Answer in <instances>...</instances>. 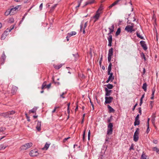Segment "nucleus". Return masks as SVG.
<instances>
[{
    "instance_id": "1",
    "label": "nucleus",
    "mask_w": 159,
    "mask_h": 159,
    "mask_svg": "<svg viewBox=\"0 0 159 159\" xmlns=\"http://www.w3.org/2000/svg\"><path fill=\"white\" fill-rule=\"evenodd\" d=\"M134 27V24H131V25H128L126 26L125 30L128 32L132 33L135 31L133 29Z\"/></svg>"
},
{
    "instance_id": "2",
    "label": "nucleus",
    "mask_w": 159,
    "mask_h": 159,
    "mask_svg": "<svg viewBox=\"0 0 159 159\" xmlns=\"http://www.w3.org/2000/svg\"><path fill=\"white\" fill-rule=\"evenodd\" d=\"M87 22H86L84 23V21L82 22L81 24L80 25V31H82L83 34L85 33V29L87 26Z\"/></svg>"
},
{
    "instance_id": "3",
    "label": "nucleus",
    "mask_w": 159,
    "mask_h": 159,
    "mask_svg": "<svg viewBox=\"0 0 159 159\" xmlns=\"http://www.w3.org/2000/svg\"><path fill=\"white\" fill-rule=\"evenodd\" d=\"M32 145L31 143H27L21 146L20 148L21 150H26L30 148Z\"/></svg>"
},
{
    "instance_id": "4",
    "label": "nucleus",
    "mask_w": 159,
    "mask_h": 159,
    "mask_svg": "<svg viewBox=\"0 0 159 159\" xmlns=\"http://www.w3.org/2000/svg\"><path fill=\"white\" fill-rule=\"evenodd\" d=\"M113 124L111 123H110L108 125L107 131V135H111L112 134L113 131Z\"/></svg>"
},
{
    "instance_id": "5",
    "label": "nucleus",
    "mask_w": 159,
    "mask_h": 159,
    "mask_svg": "<svg viewBox=\"0 0 159 159\" xmlns=\"http://www.w3.org/2000/svg\"><path fill=\"white\" fill-rule=\"evenodd\" d=\"M139 129L138 128H137L134 135V140L135 142H137L139 139Z\"/></svg>"
},
{
    "instance_id": "6",
    "label": "nucleus",
    "mask_w": 159,
    "mask_h": 159,
    "mask_svg": "<svg viewBox=\"0 0 159 159\" xmlns=\"http://www.w3.org/2000/svg\"><path fill=\"white\" fill-rule=\"evenodd\" d=\"M113 55V48H111L108 51V61L109 62H110L111 61V57Z\"/></svg>"
},
{
    "instance_id": "7",
    "label": "nucleus",
    "mask_w": 159,
    "mask_h": 159,
    "mask_svg": "<svg viewBox=\"0 0 159 159\" xmlns=\"http://www.w3.org/2000/svg\"><path fill=\"white\" fill-rule=\"evenodd\" d=\"M39 153L36 149L32 150L30 153V155L31 157H35L38 155Z\"/></svg>"
},
{
    "instance_id": "8",
    "label": "nucleus",
    "mask_w": 159,
    "mask_h": 159,
    "mask_svg": "<svg viewBox=\"0 0 159 159\" xmlns=\"http://www.w3.org/2000/svg\"><path fill=\"white\" fill-rule=\"evenodd\" d=\"M105 104H109L111 102L113 99V98L112 97L110 96L109 97H105Z\"/></svg>"
},
{
    "instance_id": "9",
    "label": "nucleus",
    "mask_w": 159,
    "mask_h": 159,
    "mask_svg": "<svg viewBox=\"0 0 159 159\" xmlns=\"http://www.w3.org/2000/svg\"><path fill=\"white\" fill-rule=\"evenodd\" d=\"M20 6H17L14 8H13L10 10L9 11V13L11 14H14L16 12V10L18 9V7Z\"/></svg>"
},
{
    "instance_id": "10",
    "label": "nucleus",
    "mask_w": 159,
    "mask_h": 159,
    "mask_svg": "<svg viewBox=\"0 0 159 159\" xmlns=\"http://www.w3.org/2000/svg\"><path fill=\"white\" fill-rule=\"evenodd\" d=\"M140 43L141 46L144 50H146L148 48L145 41H141Z\"/></svg>"
},
{
    "instance_id": "11",
    "label": "nucleus",
    "mask_w": 159,
    "mask_h": 159,
    "mask_svg": "<svg viewBox=\"0 0 159 159\" xmlns=\"http://www.w3.org/2000/svg\"><path fill=\"white\" fill-rule=\"evenodd\" d=\"M108 37H107V39L108 41V46L109 47L111 46L112 41V36L111 34H108Z\"/></svg>"
},
{
    "instance_id": "12",
    "label": "nucleus",
    "mask_w": 159,
    "mask_h": 159,
    "mask_svg": "<svg viewBox=\"0 0 159 159\" xmlns=\"http://www.w3.org/2000/svg\"><path fill=\"white\" fill-rule=\"evenodd\" d=\"M139 115L138 114L137 115L135 118V121L134 122V125L135 126H136L137 125H138L140 123V121L139 120Z\"/></svg>"
},
{
    "instance_id": "13",
    "label": "nucleus",
    "mask_w": 159,
    "mask_h": 159,
    "mask_svg": "<svg viewBox=\"0 0 159 159\" xmlns=\"http://www.w3.org/2000/svg\"><path fill=\"white\" fill-rule=\"evenodd\" d=\"M100 15V13L98 12V11H97L95 15L93 16V18L95 19L94 22H95L99 19Z\"/></svg>"
},
{
    "instance_id": "14",
    "label": "nucleus",
    "mask_w": 159,
    "mask_h": 159,
    "mask_svg": "<svg viewBox=\"0 0 159 159\" xmlns=\"http://www.w3.org/2000/svg\"><path fill=\"white\" fill-rule=\"evenodd\" d=\"M156 116L155 114H153L152 116L151 121L153 125L156 127L155 125Z\"/></svg>"
},
{
    "instance_id": "15",
    "label": "nucleus",
    "mask_w": 159,
    "mask_h": 159,
    "mask_svg": "<svg viewBox=\"0 0 159 159\" xmlns=\"http://www.w3.org/2000/svg\"><path fill=\"white\" fill-rule=\"evenodd\" d=\"M105 91H106V96H109L110 95L112 91L111 90H109L107 88H106L105 89Z\"/></svg>"
},
{
    "instance_id": "16",
    "label": "nucleus",
    "mask_w": 159,
    "mask_h": 159,
    "mask_svg": "<svg viewBox=\"0 0 159 159\" xmlns=\"http://www.w3.org/2000/svg\"><path fill=\"white\" fill-rule=\"evenodd\" d=\"M18 88L15 86H13L12 88L11 93L13 94L15 93L17 91Z\"/></svg>"
},
{
    "instance_id": "17",
    "label": "nucleus",
    "mask_w": 159,
    "mask_h": 159,
    "mask_svg": "<svg viewBox=\"0 0 159 159\" xmlns=\"http://www.w3.org/2000/svg\"><path fill=\"white\" fill-rule=\"evenodd\" d=\"M121 1H122V0H117L115 1L114 3L109 6V8L110 9L112 7L118 4V2Z\"/></svg>"
},
{
    "instance_id": "18",
    "label": "nucleus",
    "mask_w": 159,
    "mask_h": 159,
    "mask_svg": "<svg viewBox=\"0 0 159 159\" xmlns=\"http://www.w3.org/2000/svg\"><path fill=\"white\" fill-rule=\"evenodd\" d=\"M38 107H34L32 109L30 110L29 111V113L30 114L31 113H34L36 112Z\"/></svg>"
},
{
    "instance_id": "19",
    "label": "nucleus",
    "mask_w": 159,
    "mask_h": 159,
    "mask_svg": "<svg viewBox=\"0 0 159 159\" xmlns=\"http://www.w3.org/2000/svg\"><path fill=\"white\" fill-rule=\"evenodd\" d=\"M114 25H112L111 28H109L108 29L109 30V32L108 33V34H111L114 31Z\"/></svg>"
},
{
    "instance_id": "20",
    "label": "nucleus",
    "mask_w": 159,
    "mask_h": 159,
    "mask_svg": "<svg viewBox=\"0 0 159 159\" xmlns=\"http://www.w3.org/2000/svg\"><path fill=\"white\" fill-rule=\"evenodd\" d=\"M41 122L38 121L37 122L36 129L38 131H40L41 130Z\"/></svg>"
},
{
    "instance_id": "21",
    "label": "nucleus",
    "mask_w": 159,
    "mask_h": 159,
    "mask_svg": "<svg viewBox=\"0 0 159 159\" xmlns=\"http://www.w3.org/2000/svg\"><path fill=\"white\" fill-rule=\"evenodd\" d=\"M108 75H109V76L108 77V78L109 80H110L111 81H112V80L114 79V77L113 76V73H111L110 72V73L109 74H108Z\"/></svg>"
},
{
    "instance_id": "22",
    "label": "nucleus",
    "mask_w": 159,
    "mask_h": 159,
    "mask_svg": "<svg viewBox=\"0 0 159 159\" xmlns=\"http://www.w3.org/2000/svg\"><path fill=\"white\" fill-rule=\"evenodd\" d=\"M50 144V143H46L44 147L43 148V150H47L49 147Z\"/></svg>"
},
{
    "instance_id": "23",
    "label": "nucleus",
    "mask_w": 159,
    "mask_h": 159,
    "mask_svg": "<svg viewBox=\"0 0 159 159\" xmlns=\"http://www.w3.org/2000/svg\"><path fill=\"white\" fill-rule=\"evenodd\" d=\"M57 5V4H54L52 7H51L50 9V10L49 11V12L50 13H51L54 10L55 8L56 7Z\"/></svg>"
},
{
    "instance_id": "24",
    "label": "nucleus",
    "mask_w": 159,
    "mask_h": 159,
    "mask_svg": "<svg viewBox=\"0 0 159 159\" xmlns=\"http://www.w3.org/2000/svg\"><path fill=\"white\" fill-rule=\"evenodd\" d=\"M0 116L6 117H9L7 112L0 113Z\"/></svg>"
},
{
    "instance_id": "25",
    "label": "nucleus",
    "mask_w": 159,
    "mask_h": 159,
    "mask_svg": "<svg viewBox=\"0 0 159 159\" xmlns=\"http://www.w3.org/2000/svg\"><path fill=\"white\" fill-rule=\"evenodd\" d=\"M155 91V87L153 88L152 89V97L151 98V99H153L154 98V94Z\"/></svg>"
},
{
    "instance_id": "26",
    "label": "nucleus",
    "mask_w": 159,
    "mask_h": 159,
    "mask_svg": "<svg viewBox=\"0 0 159 159\" xmlns=\"http://www.w3.org/2000/svg\"><path fill=\"white\" fill-rule=\"evenodd\" d=\"M111 66L112 64L111 63H110L108 66V74H109L110 73V72H111Z\"/></svg>"
},
{
    "instance_id": "27",
    "label": "nucleus",
    "mask_w": 159,
    "mask_h": 159,
    "mask_svg": "<svg viewBox=\"0 0 159 159\" xmlns=\"http://www.w3.org/2000/svg\"><path fill=\"white\" fill-rule=\"evenodd\" d=\"M108 108L109 110V111L110 112H114L115 111L109 105H108Z\"/></svg>"
},
{
    "instance_id": "28",
    "label": "nucleus",
    "mask_w": 159,
    "mask_h": 159,
    "mask_svg": "<svg viewBox=\"0 0 159 159\" xmlns=\"http://www.w3.org/2000/svg\"><path fill=\"white\" fill-rule=\"evenodd\" d=\"M6 56L4 53V52H3L2 55V60H3L2 62L4 63L5 61V60L6 58Z\"/></svg>"
},
{
    "instance_id": "29",
    "label": "nucleus",
    "mask_w": 159,
    "mask_h": 159,
    "mask_svg": "<svg viewBox=\"0 0 159 159\" xmlns=\"http://www.w3.org/2000/svg\"><path fill=\"white\" fill-rule=\"evenodd\" d=\"M76 34V32L75 31H72L70 33H68V34L69 37H71L72 36L75 35Z\"/></svg>"
},
{
    "instance_id": "30",
    "label": "nucleus",
    "mask_w": 159,
    "mask_h": 159,
    "mask_svg": "<svg viewBox=\"0 0 159 159\" xmlns=\"http://www.w3.org/2000/svg\"><path fill=\"white\" fill-rule=\"evenodd\" d=\"M62 65H63V64H60V65H55V66L54 65V67L56 69H59L60 68H61L62 67Z\"/></svg>"
},
{
    "instance_id": "31",
    "label": "nucleus",
    "mask_w": 159,
    "mask_h": 159,
    "mask_svg": "<svg viewBox=\"0 0 159 159\" xmlns=\"http://www.w3.org/2000/svg\"><path fill=\"white\" fill-rule=\"evenodd\" d=\"M147 84L146 83H144L143 84L142 86V88L145 91H146L147 90Z\"/></svg>"
},
{
    "instance_id": "32",
    "label": "nucleus",
    "mask_w": 159,
    "mask_h": 159,
    "mask_svg": "<svg viewBox=\"0 0 159 159\" xmlns=\"http://www.w3.org/2000/svg\"><path fill=\"white\" fill-rule=\"evenodd\" d=\"M15 113V111H9L7 112L8 114V115L9 117H10V116L11 115H13Z\"/></svg>"
},
{
    "instance_id": "33",
    "label": "nucleus",
    "mask_w": 159,
    "mask_h": 159,
    "mask_svg": "<svg viewBox=\"0 0 159 159\" xmlns=\"http://www.w3.org/2000/svg\"><path fill=\"white\" fill-rule=\"evenodd\" d=\"M94 0H90L88 2H86L85 5H88V4H91L92 3H93L94 2Z\"/></svg>"
},
{
    "instance_id": "34",
    "label": "nucleus",
    "mask_w": 159,
    "mask_h": 159,
    "mask_svg": "<svg viewBox=\"0 0 159 159\" xmlns=\"http://www.w3.org/2000/svg\"><path fill=\"white\" fill-rule=\"evenodd\" d=\"M46 82L45 81L43 84L41 88L42 89H43L44 88H46Z\"/></svg>"
},
{
    "instance_id": "35",
    "label": "nucleus",
    "mask_w": 159,
    "mask_h": 159,
    "mask_svg": "<svg viewBox=\"0 0 159 159\" xmlns=\"http://www.w3.org/2000/svg\"><path fill=\"white\" fill-rule=\"evenodd\" d=\"M7 147V146H5L4 144L1 145L0 146V150L4 149Z\"/></svg>"
},
{
    "instance_id": "36",
    "label": "nucleus",
    "mask_w": 159,
    "mask_h": 159,
    "mask_svg": "<svg viewBox=\"0 0 159 159\" xmlns=\"http://www.w3.org/2000/svg\"><path fill=\"white\" fill-rule=\"evenodd\" d=\"M106 86L107 87V88L108 89H112L113 87V86L112 84H108L106 85Z\"/></svg>"
},
{
    "instance_id": "37",
    "label": "nucleus",
    "mask_w": 159,
    "mask_h": 159,
    "mask_svg": "<svg viewBox=\"0 0 159 159\" xmlns=\"http://www.w3.org/2000/svg\"><path fill=\"white\" fill-rule=\"evenodd\" d=\"M120 31L121 30L120 28H118L116 32V36H118L120 33Z\"/></svg>"
},
{
    "instance_id": "38",
    "label": "nucleus",
    "mask_w": 159,
    "mask_h": 159,
    "mask_svg": "<svg viewBox=\"0 0 159 159\" xmlns=\"http://www.w3.org/2000/svg\"><path fill=\"white\" fill-rule=\"evenodd\" d=\"M153 150L154 151H156L157 153L159 154V149L157 147H154L153 148Z\"/></svg>"
},
{
    "instance_id": "39",
    "label": "nucleus",
    "mask_w": 159,
    "mask_h": 159,
    "mask_svg": "<svg viewBox=\"0 0 159 159\" xmlns=\"http://www.w3.org/2000/svg\"><path fill=\"white\" fill-rule=\"evenodd\" d=\"M147 156L143 152L141 156V159H146Z\"/></svg>"
},
{
    "instance_id": "40",
    "label": "nucleus",
    "mask_w": 159,
    "mask_h": 159,
    "mask_svg": "<svg viewBox=\"0 0 159 159\" xmlns=\"http://www.w3.org/2000/svg\"><path fill=\"white\" fill-rule=\"evenodd\" d=\"M14 28V25H12L10 26L9 29H7V30H8L9 32H11V30Z\"/></svg>"
},
{
    "instance_id": "41",
    "label": "nucleus",
    "mask_w": 159,
    "mask_h": 159,
    "mask_svg": "<svg viewBox=\"0 0 159 159\" xmlns=\"http://www.w3.org/2000/svg\"><path fill=\"white\" fill-rule=\"evenodd\" d=\"M14 22V19L13 18H10L8 21V22L9 23H12Z\"/></svg>"
},
{
    "instance_id": "42",
    "label": "nucleus",
    "mask_w": 159,
    "mask_h": 159,
    "mask_svg": "<svg viewBox=\"0 0 159 159\" xmlns=\"http://www.w3.org/2000/svg\"><path fill=\"white\" fill-rule=\"evenodd\" d=\"M137 35L138 37L139 38L141 39H144L143 37V36H141L139 33H137Z\"/></svg>"
},
{
    "instance_id": "43",
    "label": "nucleus",
    "mask_w": 159,
    "mask_h": 159,
    "mask_svg": "<svg viewBox=\"0 0 159 159\" xmlns=\"http://www.w3.org/2000/svg\"><path fill=\"white\" fill-rule=\"evenodd\" d=\"M85 131L86 130H85L83 132V140L84 141H85Z\"/></svg>"
},
{
    "instance_id": "44",
    "label": "nucleus",
    "mask_w": 159,
    "mask_h": 159,
    "mask_svg": "<svg viewBox=\"0 0 159 159\" xmlns=\"http://www.w3.org/2000/svg\"><path fill=\"white\" fill-rule=\"evenodd\" d=\"M10 32H9L8 30H7H7L5 31L3 33V35H7L8 34V33Z\"/></svg>"
},
{
    "instance_id": "45",
    "label": "nucleus",
    "mask_w": 159,
    "mask_h": 159,
    "mask_svg": "<svg viewBox=\"0 0 159 159\" xmlns=\"http://www.w3.org/2000/svg\"><path fill=\"white\" fill-rule=\"evenodd\" d=\"M141 57L142 58V59H143L144 60V61H145V60H146V57H145L144 54L143 53L141 55Z\"/></svg>"
},
{
    "instance_id": "46",
    "label": "nucleus",
    "mask_w": 159,
    "mask_h": 159,
    "mask_svg": "<svg viewBox=\"0 0 159 159\" xmlns=\"http://www.w3.org/2000/svg\"><path fill=\"white\" fill-rule=\"evenodd\" d=\"M60 107H54V109L53 110V111H52V113H54L56 111V110L58 108H59Z\"/></svg>"
},
{
    "instance_id": "47",
    "label": "nucleus",
    "mask_w": 159,
    "mask_h": 159,
    "mask_svg": "<svg viewBox=\"0 0 159 159\" xmlns=\"http://www.w3.org/2000/svg\"><path fill=\"white\" fill-rule=\"evenodd\" d=\"M66 92H63L62 93V94H61V95H60V97H62V98H65V97L64 96H63V95H64L65 94H66Z\"/></svg>"
},
{
    "instance_id": "48",
    "label": "nucleus",
    "mask_w": 159,
    "mask_h": 159,
    "mask_svg": "<svg viewBox=\"0 0 159 159\" xmlns=\"http://www.w3.org/2000/svg\"><path fill=\"white\" fill-rule=\"evenodd\" d=\"M9 14H10V15H11L12 14H11L10 13H9V11H6L5 13V15H6V16H8V15H9Z\"/></svg>"
},
{
    "instance_id": "49",
    "label": "nucleus",
    "mask_w": 159,
    "mask_h": 159,
    "mask_svg": "<svg viewBox=\"0 0 159 159\" xmlns=\"http://www.w3.org/2000/svg\"><path fill=\"white\" fill-rule=\"evenodd\" d=\"M102 9L103 7L102 6H100V7L99 8L98 10L97 11H98V12H99V11H102Z\"/></svg>"
},
{
    "instance_id": "50",
    "label": "nucleus",
    "mask_w": 159,
    "mask_h": 159,
    "mask_svg": "<svg viewBox=\"0 0 159 159\" xmlns=\"http://www.w3.org/2000/svg\"><path fill=\"white\" fill-rule=\"evenodd\" d=\"M90 130H89L88 133V139L89 140V139H90Z\"/></svg>"
},
{
    "instance_id": "51",
    "label": "nucleus",
    "mask_w": 159,
    "mask_h": 159,
    "mask_svg": "<svg viewBox=\"0 0 159 159\" xmlns=\"http://www.w3.org/2000/svg\"><path fill=\"white\" fill-rule=\"evenodd\" d=\"M109 138L107 136V135H106V138L105 139V142H108L109 141Z\"/></svg>"
},
{
    "instance_id": "52",
    "label": "nucleus",
    "mask_w": 159,
    "mask_h": 159,
    "mask_svg": "<svg viewBox=\"0 0 159 159\" xmlns=\"http://www.w3.org/2000/svg\"><path fill=\"white\" fill-rule=\"evenodd\" d=\"M139 112L140 113V115H141L142 114V110L141 107H139Z\"/></svg>"
},
{
    "instance_id": "53",
    "label": "nucleus",
    "mask_w": 159,
    "mask_h": 159,
    "mask_svg": "<svg viewBox=\"0 0 159 159\" xmlns=\"http://www.w3.org/2000/svg\"><path fill=\"white\" fill-rule=\"evenodd\" d=\"M43 5L42 3H41L40 4V5L39 7V8L40 10H42V8H43Z\"/></svg>"
},
{
    "instance_id": "54",
    "label": "nucleus",
    "mask_w": 159,
    "mask_h": 159,
    "mask_svg": "<svg viewBox=\"0 0 159 159\" xmlns=\"http://www.w3.org/2000/svg\"><path fill=\"white\" fill-rule=\"evenodd\" d=\"M25 115L27 119V120L29 121H30V117L27 116V114L26 113L25 114Z\"/></svg>"
},
{
    "instance_id": "55",
    "label": "nucleus",
    "mask_w": 159,
    "mask_h": 159,
    "mask_svg": "<svg viewBox=\"0 0 159 159\" xmlns=\"http://www.w3.org/2000/svg\"><path fill=\"white\" fill-rule=\"evenodd\" d=\"M7 36V35H3V34L2 35V36H1V39H4L5 37Z\"/></svg>"
},
{
    "instance_id": "56",
    "label": "nucleus",
    "mask_w": 159,
    "mask_h": 159,
    "mask_svg": "<svg viewBox=\"0 0 159 159\" xmlns=\"http://www.w3.org/2000/svg\"><path fill=\"white\" fill-rule=\"evenodd\" d=\"M129 150H134V145L133 144H132L130 147L129 148Z\"/></svg>"
},
{
    "instance_id": "57",
    "label": "nucleus",
    "mask_w": 159,
    "mask_h": 159,
    "mask_svg": "<svg viewBox=\"0 0 159 159\" xmlns=\"http://www.w3.org/2000/svg\"><path fill=\"white\" fill-rule=\"evenodd\" d=\"M51 86V84H50L47 85H46V88H47L48 89H49L50 87Z\"/></svg>"
},
{
    "instance_id": "58",
    "label": "nucleus",
    "mask_w": 159,
    "mask_h": 159,
    "mask_svg": "<svg viewBox=\"0 0 159 159\" xmlns=\"http://www.w3.org/2000/svg\"><path fill=\"white\" fill-rule=\"evenodd\" d=\"M137 103H136L134 105V106L133 108H132V110L133 111H134V109H135V108L137 106Z\"/></svg>"
},
{
    "instance_id": "59",
    "label": "nucleus",
    "mask_w": 159,
    "mask_h": 159,
    "mask_svg": "<svg viewBox=\"0 0 159 159\" xmlns=\"http://www.w3.org/2000/svg\"><path fill=\"white\" fill-rule=\"evenodd\" d=\"M153 142L155 144H157L158 143L157 141L156 140H154Z\"/></svg>"
},
{
    "instance_id": "60",
    "label": "nucleus",
    "mask_w": 159,
    "mask_h": 159,
    "mask_svg": "<svg viewBox=\"0 0 159 159\" xmlns=\"http://www.w3.org/2000/svg\"><path fill=\"white\" fill-rule=\"evenodd\" d=\"M69 138H70V137H68L67 138H66L64 139L63 140V142H65L66 140H67L68 139H69Z\"/></svg>"
},
{
    "instance_id": "61",
    "label": "nucleus",
    "mask_w": 159,
    "mask_h": 159,
    "mask_svg": "<svg viewBox=\"0 0 159 159\" xmlns=\"http://www.w3.org/2000/svg\"><path fill=\"white\" fill-rule=\"evenodd\" d=\"M73 55L76 58V59L78 57V55L77 54H73Z\"/></svg>"
},
{
    "instance_id": "62",
    "label": "nucleus",
    "mask_w": 159,
    "mask_h": 159,
    "mask_svg": "<svg viewBox=\"0 0 159 159\" xmlns=\"http://www.w3.org/2000/svg\"><path fill=\"white\" fill-rule=\"evenodd\" d=\"M147 126H148V128L147 129V133H148L149 131L150 130V129H149V125H147Z\"/></svg>"
},
{
    "instance_id": "63",
    "label": "nucleus",
    "mask_w": 159,
    "mask_h": 159,
    "mask_svg": "<svg viewBox=\"0 0 159 159\" xmlns=\"http://www.w3.org/2000/svg\"><path fill=\"white\" fill-rule=\"evenodd\" d=\"M70 37H69V36H68V34H67V36L66 37V38L67 40V41H69V38Z\"/></svg>"
},
{
    "instance_id": "64",
    "label": "nucleus",
    "mask_w": 159,
    "mask_h": 159,
    "mask_svg": "<svg viewBox=\"0 0 159 159\" xmlns=\"http://www.w3.org/2000/svg\"><path fill=\"white\" fill-rule=\"evenodd\" d=\"M144 94H143L141 98L140 99V100H143V99L144 98Z\"/></svg>"
}]
</instances>
